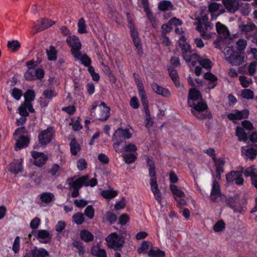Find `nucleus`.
Here are the masks:
<instances>
[{"label": "nucleus", "instance_id": "f257e3e1", "mask_svg": "<svg viewBox=\"0 0 257 257\" xmlns=\"http://www.w3.org/2000/svg\"><path fill=\"white\" fill-rule=\"evenodd\" d=\"M188 105L192 107V112L198 118L204 119L209 115L207 104L202 100L201 94L195 88H191L189 93Z\"/></svg>", "mask_w": 257, "mask_h": 257}, {"label": "nucleus", "instance_id": "f03ea898", "mask_svg": "<svg viewBox=\"0 0 257 257\" xmlns=\"http://www.w3.org/2000/svg\"><path fill=\"white\" fill-rule=\"evenodd\" d=\"M180 45L183 57L189 66H195L198 63L206 69H209L212 67V63L209 59L200 57L196 54H191L190 46L188 44H185L183 37L180 40Z\"/></svg>", "mask_w": 257, "mask_h": 257}, {"label": "nucleus", "instance_id": "7ed1b4c3", "mask_svg": "<svg viewBox=\"0 0 257 257\" xmlns=\"http://www.w3.org/2000/svg\"><path fill=\"white\" fill-rule=\"evenodd\" d=\"M215 47L220 49L224 55L226 61L233 66H239L244 62V52H234L232 46H228L224 48L218 45L216 41Z\"/></svg>", "mask_w": 257, "mask_h": 257}, {"label": "nucleus", "instance_id": "20e7f679", "mask_svg": "<svg viewBox=\"0 0 257 257\" xmlns=\"http://www.w3.org/2000/svg\"><path fill=\"white\" fill-rule=\"evenodd\" d=\"M132 130L130 128L122 129L118 128L113 134L112 138L113 142V147L116 152H120L122 150L120 149L121 144L123 143L125 139H129L131 138L132 135Z\"/></svg>", "mask_w": 257, "mask_h": 257}, {"label": "nucleus", "instance_id": "39448f33", "mask_svg": "<svg viewBox=\"0 0 257 257\" xmlns=\"http://www.w3.org/2000/svg\"><path fill=\"white\" fill-rule=\"evenodd\" d=\"M147 165L149 167V176L150 177L151 189L156 200L161 203L162 201V195L158 188L156 176L155 167L154 162L147 158Z\"/></svg>", "mask_w": 257, "mask_h": 257}, {"label": "nucleus", "instance_id": "423d86ee", "mask_svg": "<svg viewBox=\"0 0 257 257\" xmlns=\"http://www.w3.org/2000/svg\"><path fill=\"white\" fill-rule=\"evenodd\" d=\"M110 108L106 106L104 102L99 104L98 101H95L91 105L90 114L95 116L101 120H105L109 116Z\"/></svg>", "mask_w": 257, "mask_h": 257}, {"label": "nucleus", "instance_id": "0eeeda50", "mask_svg": "<svg viewBox=\"0 0 257 257\" xmlns=\"http://www.w3.org/2000/svg\"><path fill=\"white\" fill-rule=\"evenodd\" d=\"M14 139L16 140V148L21 149L26 148L29 143V138H28L25 128L23 127H19L17 129L14 134Z\"/></svg>", "mask_w": 257, "mask_h": 257}, {"label": "nucleus", "instance_id": "6e6552de", "mask_svg": "<svg viewBox=\"0 0 257 257\" xmlns=\"http://www.w3.org/2000/svg\"><path fill=\"white\" fill-rule=\"evenodd\" d=\"M135 81L138 88L139 94L141 98L142 104L144 107L146 117H150V111L148 107V99L146 95L144 85L137 76H135Z\"/></svg>", "mask_w": 257, "mask_h": 257}, {"label": "nucleus", "instance_id": "1a4fd4ad", "mask_svg": "<svg viewBox=\"0 0 257 257\" xmlns=\"http://www.w3.org/2000/svg\"><path fill=\"white\" fill-rule=\"evenodd\" d=\"M127 26L130 29L131 35L136 47V50L139 55H142L143 54L142 46L140 39L138 36V31L135 28L134 24L131 21H128Z\"/></svg>", "mask_w": 257, "mask_h": 257}, {"label": "nucleus", "instance_id": "9d476101", "mask_svg": "<svg viewBox=\"0 0 257 257\" xmlns=\"http://www.w3.org/2000/svg\"><path fill=\"white\" fill-rule=\"evenodd\" d=\"M66 42L71 47V52L74 57L80 56L79 52H81V43L79 39L75 35L69 36Z\"/></svg>", "mask_w": 257, "mask_h": 257}, {"label": "nucleus", "instance_id": "9b49d317", "mask_svg": "<svg viewBox=\"0 0 257 257\" xmlns=\"http://www.w3.org/2000/svg\"><path fill=\"white\" fill-rule=\"evenodd\" d=\"M106 241L108 247L114 249L121 247L124 243L123 237L116 233L109 234L106 238Z\"/></svg>", "mask_w": 257, "mask_h": 257}, {"label": "nucleus", "instance_id": "f8f14e48", "mask_svg": "<svg viewBox=\"0 0 257 257\" xmlns=\"http://www.w3.org/2000/svg\"><path fill=\"white\" fill-rule=\"evenodd\" d=\"M216 30L218 33V37L222 40L218 39L214 42V45L215 46V42H218V45H219L220 47H222V45L224 44V40L227 38L229 36V32L228 28L226 26L221 23L220 22H218L216 24Z\"/></svg>", "mask_w": 257, "mask_h": 257}, {"label": "nucleus", "instance_id": "ddd939ff", "mask_svg": "<svg viewBox=\"0 0 257 257\" xmlns=\"http://www.w3.org/2000/svg\"><path fill=\"white\" fill-rule=\"evenodd\" d=\"M210 200L215 202H219L223 199V195L221 193L220 188L216 180H213L210 195Z\"/></svg>", "mask_w": 257, "mask_h": 257}, {"label": "nucleus", "instance_id": "4468645a", "mask_svg": "<svg viewBox=\"0 0 257 257\" xmlns=\"http://www.w3.org/2000/svg\"><path fill=\"white\" fill-rule=\"evenodd\" d=\"M53 135L54 131L52 127H48L41 131L38 136L39 143L42 146H46L51 142Z\"/></svg>", "mask_w": 257, "mask_h": 257}, {"label": "nucleus", "instance_id": "2eb2a0df", "mask_svg": "<svg viewBox=\"0 0 257 257\" xmlns=\"http://www.w3.org/2000/svg\"><path fill=\"white\" fill-rule=\"evenodd\" d=\"M242 170L240 171H231L226 175V179L228 182L233 183L237 185H242L243 179L242 177Z\"/></svg>", "mask_w": 257, "mask_h": 257}, {"label": "nucleus", "instance_id": "dca6fc26", "mask_svg": "<svg viewBox=\"0 0 257 257\" xmlns=\"http://www.w3.org/2000/svg\"><path fill=\"white\" fill-rule=\"evenodd\" d=\"M32 233L40 242L43 243L49 242L52 238L50 232L46 230L40 229L33 231Z\"/></svg>", "mask_w": 257, "mask_h": 257}, {"label": "nucleus", "instance_id": "f3484780", "mask_svg": "<svg viewBox=\"0 0 257 257\" xmlns=\"http://www.w3.org/2000/svg\"><path fill=\"white\" fill-rule=\"evenodd\" d=\"M75 183L77 188H81L83 185L93 187L96 185L97 181L95 178L90 179L88 175H86L76 179Z\"/></svg>", "mask_w": 257, "mask_h": 257}, {"label": "nucleus", "instance_id": "a211bd4d", "mask_svg": "<svg viewBox=\"0 0 257 257\" xmlns=\"http://www.w3.org/2000/svg\"><path fill=\"white\" fill-rule=\"evenodd\" d=\"M222 3L227 11L230 13H235L240 6L239 0H222Z\"/></svg>", "mask_w": 257, "mask_h": 257}, {"label": "nucleus", "instance_id": "6ab92c4d", "mask_svg": "<svg viewBox=\"0 0 257 257\" xmlns=\"http://www.w3.org/2000/svg\"><path fill=\"white\" fill-rule=\"evenodd\" d=\"M31 155L34 159L35 165L39 167L43 166L48 159L47 156L43 153L32 151Z\"/></svg>", "mask_w": 257, "mask_h": 257}, {"label": "nucleus", "instance_id": "aec40b11", "mask_svg": "<svg viewBox=\"0 0 257 257\" xmlns=\"http://www.w3.org/2000/svg\"><path fill=\"white\" fill-rule=\"evenodd\" d=\"M243 173L245 177H251L252 184L257 189V169L252 166L247 168Z\"/></svg>", "mask_w": 257, "mask_h": 257}, {"label": "nucleus", "instance_id": "412c9836", "mask_svg": "<svg viewBox=\"0 0 257 257\" xmlns=\"http://www.w3.org/2000/svg\"><path fill=\"white\" fill-rule=\"evenodd\" d=\"M239 29L241 32L246 36L248 38L249 37H252V35H250L249 33L254 32L257 33V27L252 23H249L247 24H241L239 26Z\"/></svg>", "mask_w": 257, "mask_h": 257}, {"label": "nucleus", "instance_id": "4be33fe9", "mask_svg": "<svg viewBox=\"0 0 257 257\" xmlns=\"http://www.w3.org/2000/svg\"><path fill=\"white\" fill-rule=\"evenodd\" d=\"M248 115V111L247 110H243L241 111L234 110L231 113L228 114V118L232 120L234 122H236V120L246 118Z\"/></svg>", "mask_w": 257, "mask_h": 257}, {"label": "nucleus", "instance_id": "5701e85b", "mask_svg": "<svg viewBox=\"0 0 257 257\" xmlns=\"http://www.w3.org/2000/svg\"><path fill=\"white\" fill-rule=\"evenodd\" d=\"M151 86L153 91L158 95L164 97H168L171 95V92L168 89L164 88L156 83H152Z\"/></svg>", "mask_w": 257, "mask_h": 257}, {"label": "nucleus", "instance_id": "b1692460", "mask_svg": "<svg viewBox=\"0 0 257 257\" xmlns=\"http://www.w3.org/2000/svg\"><path fill=\"white\" fill-rule=\"evenodd\" d=\"M23 159L20 158L14 160L9 166V170L15 174H17L19 173L22 172L23 171V167L22 163Z\"/></svg>", "mask_w": 257, "mask_h": 257}, {"label": "nucleus", "instance_id": "393cba45", "mask_svg": "<svg viewBox=\"0 0 257 257\" xmlns=\"http://www.w3.org/2000/svg\"><path fill=\"white\" fill-rule=\"evenodd\" d=\"M55 24V22L48 19H41L37 21V24L34 26L36 32H38L47 29Z\"/></svg>", "mask_w": 257, "mask_h": 257}, {"label": "nucleus", "instance_id": "a878e982", "mask_svg": "<svg viewBox=\"0 0 257 257\" xmlns=\"http://www.w3.org/2000/svg\"><path fill=\"white\" fill-rule=\"evenodd\" d=\"M204 79L208 82L207 85L208 89L214 88L217 83V78L214 74L210 72L206 73L204 75Z\"/></svg>", "mask_w": 257, "mask_h": 257}, {"label": "nucleus", "instance_id": "bb28decb", "mask_svg": "<svg viewBox=\"0 0 257 257\" xmlns=\"http://www.w3.org/2000/svg\"><path fill=\"white\" fill-rule=\"evenodd\" d=\"M213 161L216 167V172L217 173L216 179L219 180L220 179V175L223 172L225 161L223 158H216Z\"/></svg>", "mask_w": 257, "mask_h": 257}, {"label": "nucleus", "instance_id": "cd10ccee", "mask_svg": "<svg viewBox=\"0 0 257 257\" xmlns=\"http://www.w3.org/2000/svg\"><path fill=\"white\" fill-rule=\"evenodd\" d=\"M241 153L246 159H253L255 158L257 155L255 150L247 147H242L241 148Z\"/></svg>", "mask_w": 257, "mask_h": 257}, {"label": "nucleus", "instance_id": "c85d7f7f", "mask_svg": "<svg viewBox=\"0 0 257 257\" xmlns=\"http://www.w3.org/2000/svg\"><path fill=\"white\" fill-rule=\"evenodd\" d=\"M235 135L238 137L239 141H243L246 143L248 140L247 134L245 133L244 130L241 126H237L236 128Z\"/></svg>", "mask_w": 257, "mask_h": 257}, {"label": "nucleus", "instance_id": "c756f323", "mask_svg": "<svg viewBox=\"0 0 257 257\" xmlns=\"http://www.w3.org/2000/svg\"><path fill=\"white\" fill-rule=\"evenodd\" d=\"M196 29L198 31L200 32L201 36L204 39H209L211 37V33L208 32V30H209L211 29V27L209 25H206L205 26V31L204 30L203 28L200 24L197 25Z\"/></svg>", "mask_w": 257, "mask_h": 257}, {"label": "nucleus", "instance_id": "7c9ffc66", "mask_svg": "<svg viewBox=\"0 0 257 257\" xmlns=\"http://www.w3.org/2000/svg\"><path fill=\"white\" fill-rule=\"evenodd\" d=\"M170 189L175 198H182L185 197V193L177 186L173 184L170 185Z\"/></svg>", "mask_w": 257, "mask_h": 257}, {"label": "nucleus", "instance_id": "2f4dec72", "mask_svg": "<svg viewBox=\"0 0 257 257\" xmlns=\"http://www.w3.org/2000/svg\"><path fill=\"white\" fill-rule=\"evenodd\" d=\"M80 236L82 240L85 242H89L93 239V235L89 231L83 229L80 231Z\"/></svg>", "mask_w": 257, "mask_h": 257}, {"label": "nucleus", "instance_id": "473e14b6", "mask_svg": "<svg viewBox=\"0 0 257 257\" xmlns=\"http://www.w3.org/2000/svg\"><path fill=\"white\" fill-rule=\"evenodd\" d=\"M168 71L170 77L172 80L174 82L176 86H180V82L178 78V74L177 71L174 69L172 67H169L168 68Z\"/></svg>", "mask_w": 257, "mask_h": 257}, {"label": "nucleus", "instance_id": "72a5a7b5", "mask_svg": "<svg viewBox=\"0 0 257 257\" xmlns=\"http://www.w3.org/2000/svg\"><path fill=\"white\" fill-rule=\"evenodd\" d=\"M173 6L168 1H163L160 2L158 5L159 9L162 11H170L173 9Z\"/></svg>", "mask_w": 257, "mask_h": 257}, {"label": "nucleus", "instance_id": "f704fd0d", "mask_svg": "<svg viewBox=\"0 0 257 257\" xmlns=\"http://www.w3.org/2000/svg\"><path fill=\"white\" fill-rule=\"evenodd\" d=\"M76 182V179H73V178L69 179L67 181V183L69 185V187L70 188L74 189V190L72 193V196L73 197H76L78 196V190L80 188H76V183H75Z\"/></svg>", "mask_w": 257, "mask_h": 257}, {"label": "nucleus", "instance_id": "c9c22d12", "mask_svg": "<svg viewBox=\"0 0 257 257\" xmlns=\"http://www.w3.org/2000/svg\"><path fill=\"white\" fill-rule=\"evenodd\" d=\"M92 254L97 257H106V253L103 249L100 248L99 245L93 246L91 249Z\"/></svg>", "mask_w": 257, "mask_h": 257}, {"label": "nucleus", "instance_id": "e433bc0d", "mask_svg": "<svg viewBox=\"0 0 257 257\" xmlns=\"http://www.w3.org/2000/svg\"><path fill=\"white\" fill-rule=\"evenodd\" d=\"M117 191L111 189L103 190L101 195L107 199H111L114 198L117 194Z\"/></svg>", "mask_w": 257, "mask_h": 257}, {"label": "nucleus", "instance_id": "4c0bfd02", "mask_svg": "<svg viewBox=\"0 0 257 257\" xmlns=\"http://www.w3.org/2000/svg\"><path fill=\"white\" fill-rule=\"evenodd\" d=\"M138 157V153L126 154L122 155L123 160L126 164H131L134 162Z\"/></svg>", "mask_w": 257, "mask_h": 257}, {"label": "nucleus", "instance_id": "58836bf2", "mask_svg": "<svg viewBox=\"0 0 257 257\" xmlns=\"http://www.w3.org/2000/svg\"><path fill=\"white\" fill-rule=\"evenodd\" d=\"M33 251L35 257H48V252L43 248L34 247Z\"/></svg>", "mask_w": 257, "mask_h": 257}, {"label": "nucleus", "instance_id": "ea45409f", "mask_svg": "<svg viewBox=\"0 0 257 257\" xmlns=\"http://www.w3.org/2000/svg\"><path fill=\"white\" fill-rule=\"evenodd\" d=\"M120 149L122 150L119 153L123 152H128L132 153H137V148L136 146L133 144L128 143L127 145H122L120 147Z\"/></svg>", "mask_w": 257, "mask_h": 257}, {"label": "nucleus", "instance_id": "a19ab883", "mask_svg": "<svg viewBox=\"0 0 257 257\" xmlns=\"http://www.w3.org/2000/svg\"><path fill=\"white\" fill-rule=\"evenodd\" d=\"M165 255L164 251L157 248H151L148 252L150 257H163Z\"/></svg>", "mask_w": 257, "mask_h": 257}, {"label": "nucleus", "instance_id": "79ce46f5", "mask_svg": "<svg viewBox=\"0 0 257 257\" xmlns=\"http://www.w3.org/2000/svg\"><path fill=\"white\" fill-rule=\"evenodd\" d=\"M238 10H239L243 15L247 16L249 14L251 9L249 7V5L248 3L240 2V6Z\"/></svg>", "mask_w": 257, "mask_h": 257}, {"label": "nucleus", "instance_id": "37998d69", "mask_svg": "<svg viewBox=\"0 0 257 257\" xmlns=\"http://www.w3.org/2000/svg\"><path fill=\"white\" fill-rule=\"evenodd\" d=\"M77 27L78 32L79 34H82L87 33V31L86 29V25L83 18H81L78 20L77 23Z\"/></svg>", "mask_w": 257, "mask_h": 257}, {"label": "nucleus", "instance_id": "c03bdc74", "mask_svg": "<svg viewBox=\"0 0 257 257\" xmlns=\"http://www.w3.org/2000/svg\"><path fill=\"white\" fill-rule=\"evenodd\" d=\"M138 1L139 5L143 8L147 17L150 19L152 17V14L149 8L148 0H138Z\"/></svg>", "mask_w": 257, "mask_h": 257}, {"label": "nucleus", "instance_id": "a18cd8bd", "mask_svg": "<svg viewBox=\"0 0 257 257\" xmlns=\"http://www.w3.org/2000/svg\"><path fill=\"white\" fill-rule=\"evenodd\" d=\"M80 56L74 57L76 60H79L81 63L86 66H88L91 63L90 59L86 55L82 54L81 52H79Z\"/></svg>", "mask_w": 257, "mask_h": 257}, {"label": "nucleus", "instance_id": "49530a36", "mask_svg": "<svg viewBox=\"0 0 257 257\" xmlns=\"http://www.w3.org/2000/svg\"><path fill=\"white\" fill-rule=\"evenodd\" d=\"M47 54L48 59L50 61L55 60L57 58V52L53 46H50L49 49L47 50Z\"/></svg>", "mask_w": 257, "mask_h": 257}, {"label": "nucleus", "instance_id": "de8ad7c7", "mask_svg": "<svg viewBox=\"0 0 257 257\" xmlns=\"http://www.w3.org/2000/svg\"><path fill=\"white\" fill-rule=\"evenodd\" d=\"M54 198V195L51 193L45 192L41 194L40 198L42 202L48 203L50 202Z\"/></svg>", "mask_w": 257, "mask_h": 257}, {"label": "nucleus", "instance_id": "09e8293b", "mask_svg": "<svg viewBox=\"0 0 257 257\" xmlns=\"http://www.w3.org/2000/svg\"><path fill=\"white\" fill-rule=\"evenodd\" d=\"M70 150L71 153L75 155L80 151V147L79 145L76 142L75 140H72L70 144Z\"/></svg>", "mask_w": 257, "mask_h": 257}, {"label": "nucleus", "instance_id": "8fccbe9b", "mask_svg": "<svg viewBox=\"0 0 257 257\" xmlns=\"http://www.w3.org/2000/svg\"><path fill=\"white\" fill-rule=\"evenodd\" d=\"M237 49L239 52H243L244 49L247 45V42L245 40L240 39L236 43Z\"/></svg>", "mask_w": 257, "mask_h": 257}, {"label": "nucleus", "instance_id": "3c124183", "mask_svg": "<svg viewBox=\"0 0 257 257\" xmlns=\"http://www.w3.org/2000/svg\"><path fill=\"white\" fill-rule=\"evenodd\" d=\"M25 77L26 79L28 80H33L36 79V75L35 74V69L33 68H28L25 73Z\"/></svg>", "mask_w": 257, "mask_h": 257}, {"label": "nucleus", "instance_id": "603ef678", "mask_svg": "<svg viewBox=\"0 0 257 257\" xmlns=\"http://www.w3.org/2000/svg\"><path fill=\"white\" fill-rule=\"evenodd\" d=\"M241 96L247 99H251L254 97L253 92L249 89H243L241 94Z\"/></svg>", "mask_w": 257, "mask_h": 257}, {"label": "nucleus", "instance_id": "864d4df0", "mask_svg": "<svg viewBox=\"0 0 257 257\" xmlns=\"http://www.w3.org/2000/svg\"><path fill=\"white\" fill-rule=\"evenodd\" d=\"M8 47L13 51H16L20 48L21 44L17 40H14L8 42Z\"/></svg>", "mask_w": 257, "mask_h": 257}, {"label": "nucleus", "instance_id": "5fc2aeb1", "mask_svg": "<svg viewBox=\"0 0 257 257\" xmlns=\"http://www.w3.org/2000/svg\"><path fill=\"white\" fill-rule=\"evenodd\" d=\"M230 207L233 209L234 212L239 213H243L246 210V207L244 205H240L236 203L235 205H230Z\"/></svg>", "mask_w": 257, "mask_h": 257}, {"label": "nucleus", "instance_id": "6e6d98bb", "mask_svg": "<svg viewBox=\"0 0 257 257\" xmlns=\"http://www.w3.org/2000/svg\"><path fill=\"white\" fill-rule=\"evenodd\" d=\"M72 219L75 223L77 224H81L83 222L84 218L83 214L81 213H77L73 216Z\"/></svg>", "mask_w": 257, "mask_h": 257}, {"label": "nucleus", "instance_id": "4d7b16f0", "mask_svg": "<svg viewBox=\"0 0 257 257\" xmlns=\"http://www.w3.org/2000/svg\"><path fill=\"white\" fill-rule=\"evenodd\" d=\"M221 7V5L218 3H212L209 5L208 9L209 12L212 14L214 13L217 12L219 10V8Z\"/></svg>", "mask_w": 257, "mask_h": 257}, {"label": "nucleus", "instance_id": "13d9d810", "mask_svg": "<svg viewBox=\"0 0 257 257\" xmlns=\"http://www.w3.org/2000/svg\"><path fill=\"white\" fill-rule=\"evenodd\" d=\"M25 101H33L35 97V92L32 90H28L24 94Z\"/></svg>", "mask_w": 257, "mask_h": 257}, {"label": "nucleus", "instance_id": "bf43d9fd", "mask_svg": "<svg viewBox=\"0 0 257 257\" xmlns=\"http://www.w3.org/2000/svg\"><path fill=\"white\" fill-rule=\"evenodd\" d=\"M20 248V238L17 236L16 237L12 247V249L15 253L19 252Z\"/></svg>", "mask_w": 257, "mask_h": 257}, {"label": "nucleus", "instance_id": "052dcab7", "mask_svg": "<svg viewBox=\"0 0 257 257\" xmlns=\"http://www.w3.org/2000/svg\"><path fill=\"white\" fill-rule=\"evenodd\" d=\"M225 223L222 220L218 221L214 225L213 229L215 232L222 231L225 228Z\"/></svg>", "mask_w": 257, "mask_h": 257}, {"label": "nucleus", "instance_id": "680f3d73", "mask_svg": "<svg viewBox=\"0 0 257 257\" xmlns=\"http://www.w3.org/2000/svg\"><path fill=\"white\" fill-rule=\"evenodd\" d=\"M22 91L17 88H14L11 92V95L12 96L17 100L20 99L22 96Z\"/></svg>", "mask_w": 257, "mask_h": 257}, {"label": "nucleus", "instance_id": "e2e57ef3", "mask_svg": "<svg viewBox=\"0 0 257 257\" xmlns=\"http://www.w3.org/2000/svg\"><path fill=\"white\" fill-rule=\"evenodd\" d=\"M149 242L147 241H144L143 242L141 247L138 249V252L139 254L145 253H146L147 250L149 248Z\"/></svg>", "mask_w": 257, "mask_h": 257}, {"label": "nucleus", "instance_id": "0e129e2a", "mask_svg": "<svg viewBox=\"0 0 257 257\" xmlns=\"http://www.w3.org/2000/svg\"><path fill=\"white\" fill-rule=\"evenodd\" d=\"M94 210L92 206L90 205L85 209L84 214L89 218L92 219L94 216Z\"/></svg>", "mask_w": 257, "mask_h": 257}, {"label": "nucleus", "instance_id": "69168bd1", "mask_svg": "<svg viewBox=\"0 0 257 257\" xmlns=\"http://www.w3.org/2000/svg\"><path fill=\"white\" fill-rule=\"evenodd\" d=\"M77 166L79 170L82 171L87 167V163L84 159H80L77 162Z\"/></svg>", "mask_w": 257, "mask_h": 257}, {"label": "nucleus", "instance_id": "338daca9", "mask_svg": "<svg viewBox=\"0 0 257 257\" xmlns=\"http://www.w3.org/2000/svg\"><path fill=\"white\" fill-rule=\"evenodd\" d=\"M105 217L108 221H109L110 223H112L114 222L116 220V215L110 212H108L105 214Z\"/></svg>", "mask_w": 257, "mask_h": 257}, {"label": "nucleus", "instance_id": "774afa93", "mask_svg": "<svg viewBox=\"0 0 257 257\" xmlns=\"http://www.w3.org/2000/svg\"><path fill=\"white\" fill-rule=\"evenodd\" d=\"M242 126L244 130L251 131L253 129V125L251 122L248 120H244L241 122Z\"/></svg>", "mask_w": 257, "mask_h": 257}]
</instances>
